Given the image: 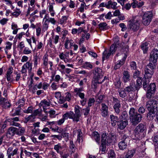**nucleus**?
<instances>
[{
	"mask_svg": "<svg viewBox=\"0 0 158 158\" xmlns=\"http://www.w3.org/2000/svg\"><path fill=\"white\" fill-rule=\"evenodd\" d=\"M94 74V76L92 81V86L93 88L96 89L98 84L102 83V82L100 81V80L103 77L104 73L102 71L101 69L98 68L95 69Z\"/></svg>",
	"mask_w": 158,
	"mask_h": 158,
	"instance_id": "nucleus-1",
	"label": "nucleus"
},
{
	"mask_svg": "<svg viewBox=\"0 0 158 158\" xmlns=\"http://www.w3.org/2000/svg\"><path fill=\"white\" fill-rule=\"evenodd\" d=\"M129 114L131 121L133 125H136L140 121L142 116L135 112L134 108H131L129 111Z\"/></svg>",
	"mask_w": 158,
	"mask_h": 158,
	"instance_id": "nucleus-2",
	"label": "nucleus"
},
{
	"mask_svg": "<svg viewBox=\"0 0 158 158\" xmlns=\"http://www.w3.org/2000/svg\"><path fill=\"white\" fill-rule=\"evenodd\" d=\"M146 132V127L143 124L140 123L136 127L134 135L136 139H139L140 137L144 136Z\"/></svg>",
	"mask_w": 158,
	"mask_h": 158,
	"instance_id": "nucleus-3",
	"label": "nucleus"
},
{
	"mask_svg": "<svg viewBox=\"0 0 158 158\" xmlns=\"http://www.w3.org/2000/svg\"><path fill=\"white\" fill-rule=\"evenodd\" d=\"M156 67V66L151 63L149 64L145 69L144 77L146 79H148L152 77L154 73V70Z\"/></svg>",
	"mask_w": 158,
	"mask_h": 158,
	"instance_id": "nucleus-4",
	"label": "nucleus"
},
{
	"mask_svg": "<svg viewBox=\"0 0 158 158\" xmlns=\"http://www.w3.org/2000/svg\"><path fill=\"white\" fill-rule=\"evenodd\" d=\"M153 16L152 12L148 11L145 12L143 16L142 23L145 25H148L150 23Z\"/></svg>",
	"mask_w": 158,
	"mask_h": 158,
	"instance_id": "nucleus-5",
	"label": "nucleus"
},
{
	"mask_svg": "<svg viewBox=\"0 0 158 158\" xmlns=\"http://www.w3.org/2000/svg\"><path fill=\"white\" fill-rule=\"evenodd\" d=\"M128 27L130 29L134 31L138 30L139 27V20L136 18L131 20L129 21Z\"/></svg>",
	"mask_w": 158,
	"mask_h": 158,
	"instance_id": "nucleus-6",
	"label": "nucleus"
},
{
	"mask_svg": "<svg viewBox=\"0 0 158 158\" xmlns=\"http://www.w3.org/2000/svg\"><path fill=\"white\" fill-rule=\"evenodd\" d=\"M121 56L122 57L121 60H118L117 63L115 64L114 66V69H117L120 68L121 66L123 65L127 57V55L126 53H119L116 55V56Z\"/></svg>",
	"mask_w": 158,
	"mask_h": 158,
	"instance_id": "nucleus-7",
	"label": "nucleus"
},
{
	"mask_svg": "<svg viewBox=\"0 0 158 158\" xmlns=\"http://www.w3.org/2000/svg\"><path fill=\"white\" fill-rule=\"evenodd\" d=\"M36 6L38 8L40 7V6L38 3H35V0H30L28 4V7L27 12V15H30L31 12L35 10Z\"/></svg>",
	"mask_w": 158,
	"mask_h": 158,
	"instance_id": "nucleus-8",
	"label": "nucleus"
},
{
	"mask_svg": "<svg viewBox=\"0 0 158 158\" xmlns=\"http://www.w3.org/2000/svg\"><path fill=\"white\" fill-rule=\"evenodd\" d=\"M158 58V50L156 49H154L150 54L149 60L150 62L153 63L152 64L156 66Z\"/></svg>",
	"mask_w": 158,
	"mask_h": 158,
	"instance_id": "nucleus-9",
	"label": "nucleus"
},
{
	"mask_svg": "<svg viewBox=\"0 0 158 158\" xmlns=\"http://www.w3.org/2000/svg\"><path fill=\"white\" fill-rule=\"evenodd\" d=\"M146 107L148 110L156 111L157 105L156 101L154 100H150L148 101Z\"/></svg>",
	"mask_w": 158,
	"mask_h": 158,
	"instance_id": "nucleus-10",
	"label": "nucleus"
},
{
	"mask_svg": "<svg viewBox=\"0 0 158 158\" xmlns=\"http://www.w3.org/2000/svg\"><path fill=\"white\" fill-rule=\"evenodd\" d=\"M156 86L154 83L151 84L148 88L146 96L148 98H151L154 94L156 89Z\"/></svg>",
	"mask_w": 158,
	"mask_h": 158,
	"instance_id": "nucleus-11",
	"label": "nucleus"
},
{
	"mask_svg": "<svg viewBox=\"0 0 158 158\" xmlns=\"http://www.w3.org/2000/svg\"><path fill=\"white\" fill-rule=\"evenodd\" d=\"M101 139L102 143L100 147V150L102 152H104L106 150L105 145L107 139L106 134V133H103L102 134Z\"/></svg>",
	"mask_w": 158,
	"mask_h": 158,
	"instance_id": "nucleus-12",
	"label": "nucleus"
},
{
	"mask_svg": "<svg viewBox=\"0 0 158 158\" xmlns=\"http://www.w3.org/2000/svg\"><path fill=\"white\" fill-rule=\"evenodd\" d=\"M60 38L58 35H55L54 33H52V36L49 39V41L51 44L53 43L56 44L58 42Z\"/></svg>",
	"mask_w": 158,
	"mask_h": 158,
	"instance_id": "nucleus-13",
	"label": "nucleus"
},
{
	"mask_svg": "<svg viewBox=\"0 0 158 158\" xmlns=\"http://www.w3.org/2000/svg\"><path fill=\"white\" fill-rule=\"evenodd\" d=\"M101 106V115L103 117H106L108 115V107L104 103H102Z\"/></svg>",
	"mask_w": 158,
	"mask_h": 158,
	"instance_id": "nucleus-14",
	"label": "nucleus"
},
{
	"mask_svg": "<svg viewBox=\"0 0 158 158\" xmlns=\"http://www.w3.org/2000/svg\"><path fill=\"white\" fill-rule=\"evenodd\" d=\"M128 121L127 120H121L117 123L118 128L120 130L123 129L127 125Z\"/></svg>",
	"mask_w": 158,
	"mask_h": 158,
	"instance_id": "nucleus-15",
	"label": "nucleus"
},
{
	"mask_svg": "<svg viewBox=\"0 0 158 158\" xmlns=\"http://www.w3.org/2000/svg\"><path fill=\"white\" fill-rule=\"evenodd\" d=\"M55 4V2L54 1H53V2L49 3V5L48 7V11L50 15L52 17L54 16L55 15V10H54L53 7V6Z\"/></svg>",
	"mask_w": 158,
	"mask_h": 158,
	"instance_id": "nucleus-16",
	"label": "nucleus"
},
{
	"mask_svg": "<svg viewBox=\"0 0 158 158\" xmlns=\"http://www.w3.org/2000/svg\"><path fill=\"white\" fill-rule=\"evenodd\" d=\"M83 90V88H76L74 89V92L81 99H83L85 98V94L82 92Z\"/></svg>",
	"mask_w": 158,
	"mask_h": 158,
	"instance_id": "nucleus-17",
	"label": "nucleus"
},
{
	"mask_svg": "<svg viewBox=\"0 0 158 158\" xmlns=\"http://www.w3.org/2000/svg\"><path fill=\"white\" fill-rule=\"evenodd\" d=\"M0 105L5 108L9 107L10 106V102L4 98H0Z\"/></svg>",
	"mask_w": 158,
	"mask_h": 158,
	"instance_id": "nucleus-18",
	"label": "nucleus"
},
{
	"mask_svg": "<svg viewBox=\"0 0 158 158\" xmlns=\"http://www.w3.org/2000/svg\"><path fill=\"white\" fill-rule=\"evenodd\" d=\"M50 105V104L49 102H48L45 100H44L41 101L39 104V106L40 107H42L44 112L47 113V112L46 111V108L49 106Z\"/></svg>",
	"mask_w": 158,
	"mask_h": 158,
	"instance_id": "nucleus-19",
	"label": "nucleus"
},
{
	"mask_svg": "<svg viewBox=\"0 0 158 158\" xmlns=\"http://www.w3.org/2000/svg\"><path fill=\"white\" fill-rule=\"evenodd\" d=\"M16 127H10V128L7 133V136L9 138L12 137L15 134H16Z\"/></svg>",
	"mask_w": 158,
	"mask_h": 158,
	"instance_id": "nucleus-20",
	"label": "nucleus"
},
{
	"mask_svg": "<svg viewBox=\"0 0 158 158\" xmlns=\"http://www.w3.org/2000/svg\"><path fill=\"white\" fill-rule=\"evenodd\" d=\"M117 3L115 2H112L111 1H109L107 2L106 8L107 9L112 8L114 10L116 9Z\"/></svg>",
	"mask_w": 158,
	"mask_h": 158,
	"instance_id": "nucleus-21",
	"label": "nucleus"
},
{
	"mask_svg": "<svg viewBox=\"0 0 158 158\" xmlns=\"http://www.w3.org/2000/svg\"><path fill=\"white\" fill-rule=\"evenodd\" d=\"M40 17V18H43L42 20H45L49 15L48 13L46 10L44 9H43L39 12Z\"/></svg>",
	"mask_w": 158,
	"mask_h": 158,
	"instance_id": "nucleus-22",
	"label": "nucleus"
},
{
	"mask_svg": "<svg viewBox=\"0 0 158 158\" xmlns=\"http://www.w3.org/2000/svg\"><path fill=\"white\" fill-rule=\"evenodd\" d=\"M106 142L107 143H110L114 141L116 136L114 133H110L108 136L106 135Z\"/></svg>",
	"mask_w": 158,
	"mask_h": 158,
	"instance_id": "nucleus-23",
	"label": "nucleus"
},
{
	"mask_svg": "<svg viewBox=\"0 0 158 158\" xmlns=\"http://www.w3.org/2000/svg\"><path fill=\"white\" fill-rule=\"evenodd\" d=\"M135 153V149L128 150L126 153L124 157L123 158H132Z\"/></svg>",
	"mask_w": 158,
	"mask_h": 158,
	"instance_id": "nucleus-24",
	"label": "nucleus"
},
{
	"mask_svg": "<svg viewBox=\"0 0 158 158\" xmlns=\"http://www.w3.org/2000/svg\"><path fill=\"white\" fill-rule=\"evenodd\" d=\"M131 78V77L128 72L125 71L123 72V79L125 82L129 81Z\"/></svg>",
	"mask_w": 158,
	"mask_h": 158,
	"instance_id": "nucleus-25",
	"label": "nucleus"
},
{
	"mask_svg": "<svg viewBox=\"0 0 158 158\" xmlns=\"http://www.w3.org/2000/svg\"><path fill=\"white\" fill-rule=\"evenodd\" d=\"M74 116V113L73 111H69L66 112L65 114H63L62 117L65 119H67L68 118L72 119L73 116Z\"/></svg>",
	"mask_w": 158,
	"mask_h": 158,
	"instance_id": "nucleus-26",
	"label": "nucleus"
},
{
	"mask_svg": "<svg viewBox=\"0 0 158 158\" xmlns=\"http://www.w3.org/2000/svg\"><path fill=\"white\" fill-rule=\"evenodd\" d=\"M119 148L121 150H124L127 148V143L125 140L120 141L118 144Z\"/></svg>",
	"mask_w": 158,
	"mask_h": 158,
	"instance_id": "nucleus-27",
	"label": "nucleus"
},
{
	"mask_svg": "<svg viewBox=\"0 0 158 158\" xmlns=\"http://www.w3.org/2000/svg\"><path fill=\"white\" fill-rule=\"evenodd\" d=\"M92 135L93 138L95 140L97 143L99 144L100 140V136L99 134L97 132L94 131L92 133Z\"/></svg>",
	"mask_w": 158,
	"mask_h": 158,
	"instance_id": "nucleus-28",
	"label": "nucleus"
},
{
	"mask_svg": "<svg viewBox=\"0 0 158 158\" xmlns=\"http://www.w3.org/2000/svg\"><path fill=\"white\" fill-rule=\"evenodd\" d=\"M5 45L6 46L4 50L5 53L7 54L8 53V51L11 49L12 44L10 42L8 41L6 42Z\"/></svg>",
	"mask_w": 158,
	"mask_h": 158,
	"instance_id": "nucleus-29",
	"label": "nucleus"
},
{
	"mask_svg": "<svg viewBox=\"0 0 158 158\" xmlns=\"http://www.w3.org/2000/svg\"><path fill=\"white\" fill-rule=\"evenodd\" d=\"M11 29L13 30L12 33L14 35L16 34L19 30V29L18 28L17 25L15 23H12L11 25Z\"/></svg>",
	"mask_w": 158,
	"mask_h": 158,
	"instance_id": "nucleus-30",
	"label": "nucleus"
},
{
	"mask_svg": "<svg viewBox=\"0 0 158 158\" xmlns=\"http://www.w3.org/2000/svg\"><path fill=\"white\" fill-rule=\"evenodd\" d=\"M26 41L30 45V47L31 49H33V47L31 44L32 41V42L33 43L35 44H36V39L35 37L34 36H32V37L30 39L27 38Z\"/></svg>",
	"mask_w": 158,
	"mask_h": 158,
	"instance_id": "nucleus-31",
	"label": "nucleus"
},
{
	"mask_svg": "<svg viewBox=\"0 0 158 158\" xmlns=\"http://www.w3.org/2000/svg\"><path fill=\"white\" fill-rule=\"evenodd\" d=\"M49 23L45 20H42V31L44 32L47 30L48 28Z\"/></svg>",
	"mask_w": 158,
	"mask_h": 158,
	"instance_id": "nucleus-32",
	"label": "nucleus"
},
{
	"mask_svg": "<svg viewBox=\"0 0 158 158\" xmlns=\"http://www.w3.org/2000/svg\"><path fill=\"white\" fill-rule=\"evenodd\" d=\"M2 2H4L6 5L10 7L11 9L13 10L15 8L13 5V2L11 0H2Z\"/></svg>",
	"mask_w": 158,
	"mask_h": 158,
	"instance_id": "nucleus-33",
	"label": "nucleus"
},
{
	"mask_svg": "<svg viewBox=\"0 0 158 158\" xmlns=\"http://www.w3.org/2000/svg\"><path fill=\"white\" fill-rule=\"evenodd\" d=\"M149 44L147 43L143 44L141 46V48L142 49L144 53H147L149 48Z\"/></svg>",
	"mask_w": 158,
	"mask_h": 158,
	"instance_id": "nucleus-34",
	"label": "nucleus"
},
{
	"mask_svg": "<svg viewBox=\"0 0 158 158\" xmlns=\"http://www.w3.org/2000/svg\"><path fill=\"white\" fill-rule=\"evenodd\" d=\"M149 111V112L147 115V118L149 120H152L153 118V117L155 116V112L156 111L150 110Z\"/></svg>",
	"mask_w": 158,
	"mask_h": 158,
	"instance_id": "nucleus-35",
	"label": "nucleus"
},
{
	"mask_svg": "<svg viewBox=\"0 0 158 158\" xmlns=\"http://www.w3.org/2000/svg\"><path fill=\"white\" fill-rule=\"evenodd\" d=\"M16 134L21 135L25 132V129L23 127L19 126L18 128H16Z\"/></svg>",
	"mask_w": 158,
	"mask_h": 158,
	"instance_id": "nucleus-36",
	"label": "nucleus"
},
{
	"mask_svg": "<svg viewBox=\"0 0 158 158\" xmlns=\"http://www.w3.org/2000/svg\"><path fill=\"white\" fill-rule=\"evenodd\" d=\"M35 118V117L34 116L31 114L29 116L26 117L25 118L24 122L25 123H27L28 122H33L34 121Z\"/></svg>",
	"mask_w": 158,
	"mask_h": 158,
	"instance_id": "nucleus-37",
	"label": "nucleus"
},
{
	"mask_svg": "<svg viewBox=\"0 0 158 158\" xmlns=\"http://www.w3.org/2000/svg\"><path fill=\"white\" fill-rule=\"evenodd\" d=\"M120 106L121 105L119 102L118 101H117L114 106V108L117 114H118L120 112L119 108L120 107Z\"/></svg>",
	"mask_w": 158,
	"mask_h": 158,
	"instance_id": "nucleus-38",
	"label": "nucleus"
},
{
	"mask_svg": "<svg viewBox=\"0 0 158 158\" xmlns=\"http://www.w3.org/2000/svg\"><path fill=\"white\" fill-rule=\"evenodd\" d=\"M111 54H112V53L110 51L109 52H108L106 50H105L103 52L102 57L103 61H104L105 59L108 58Z\"/></svg>",
	"mask_w": 158,
	"mask_h": 158,
	"instance_id": "nucleus-39",
	"label": "nucleus"
},
{
	"mask_svg": "<svg viewBox=\"0 0 158 158\" xmlns=\"http://www.w3.org/2000/svg\"><path fill=\"white\" fill-rule=\"evenodd\" d=\"M43 64L45 67H48V58L47 55L45 54L43 58Z\"/></svg>",
	"mask_w": 158,
	"mask_h": 158,
	"instance_id": "nucleus-40",
	"label": "nucleus"
},
{
	"mask_svg": "<svg viewBox=\"0 0 158 158\" xmlns=\"http://www.w3.org/2000/svg\"><path fill=\"white\" fill-rule=\"evenodd\" d=\"M25 67L28 70L29 72H31L32 69V63L29 61L23 64Z\"/></svg>",
	"mask_w": 158,
	"mask_h": 158,
	"instance_id": "nucleus-41",
	"label": "nucleus"
},
{
	"mask_svg": "<svg viewBox=\"0 0 158 158\" xmlns=\"http://www.w3.org/2000/svg\"><path fill=\"white\" fill-rule=\"evenodd\" d=\"M45 20L47 21L48 23H50L53 25L55 24L56 23V21L55 19L53 18L50 17L49 15L48 16V17L47 18V19H46Z\"/></svg>",
	"mask_w": 158,
	"mask_h": 158,
	"instance_id": "nucleus-42",
	"label": "nucleus"
},
{
	"mask_svg": "<svg viewBox=\"0 0 158 158\" xmlns=\"http://www.w3.org/2000/svg\"><path fill=\"white\" fill-rule=\"evenodd\" d=\"M117 45L116 44H113L110 47V51L112 54L114 53L116 51L117 49Z\"/></svg>",
	"mask_w": 158,
	"mask_h": 158,
	"instance_id": "nucleus-43",
	"label": "nucleus"
},
{
	"mask_svg": "<svg viewBox=\"0 0 158 158\" xmlns=\"http://www.w3.org/2000/svg\"><path fill=\"white\" fill-rule=\"evenodd\" d=\"M98 27L101 30L106 29L107 27V24L105 22L101 23L98 25Z\"/></svg>",
	"mask_w": 158,
	"mask_h": 158,
	"instance_id": "nucleus-44",
	"label": "nucleus"
},
{
	"mask_svg": "<svg viewBox=\"0 0 158 158\" xmlns=\"http://www.w3.org/2000/svg\"><path fill=\"white\" fill-rule=\"evenodd\" d=\"M134 85L135 84H132V85H131L125 88V90L126 91L128 92L133 91L135 89Z\"/></svg>",
	"mask_w": 158,
	"mask_h": 158,
	"instance_id": "nucleus-45",
	"label": "nucleus"
},
{
	"mask_svg": "<svg viewBox=\"0 0 158 158\" xmlns=\"http://www.w3.org/2000/svg\"><path fill=\"white\" fill-rule=\"evenodd\" d=\"M104 97V95H103L98 94L96 96V101L99 103L101 102L103 99Z\"/></svg>",
	"mask_w": 158,
	"mask_h": 158,
	"instance_id": "nucleus-46",
	"label": "nucleus"
},
{
	"mask_svg": "<svg viewBox=\"0 0 158 158\" xmlns=\"http://www.w3.org/2000/svg\"><path fill=\"white\" fill-rule=\"evenodd\" d=\"M86 6L85 3V2H83L81 4L80 6L78 8V10H79L81 12H83L84 11V8L86 9Z\"/></svg>",
	"mask_w": 158,
	"mask_h": 158,
	"instance_id": "nucleus-47",
	"label": "nucleus"
},
{
	"mask_svg": "<svg viewBox=\"0 0 158 158\" xmlns=\"http://www.w3.org/2000/svg\"><path fill=\"white\" fill-rule=\"evenodd\" d=\"M142 83V79L141 77H138L137 80V85L135 86L136 89H138L140 85H141Z\"/></svg>",
	"mask_w": 158,
	"mask_h": 158,
	"instance_id": "nucleus-48",
	"label": "nucleus"
},
{
	"mask_svg": "<svg viewBox=\"0 0 158 158\" xmlns=\"http://www.w3.org/2000/svg\"><path fill=\"white\" fill-rule=\"evenodd\" d=\"M78 135L77 141L80 143L81 140L82 139V132L81 130L78 129L77 131Z\"/></svg>",
	"mask_w": 158,
	"mask_h": 158,
	"instance_id": "nucleus-49",
	"label": "nucleus"
},
{
	"mask_svg": "<svg viewBox=\"0 0 158 158\" xmlns=\"http://www.w3.org/2000/svg\"><path fill=\"white\" fill-rule=\"evenodd\" d=\"M44 45L42 42H38L37 45V50L41 49L42 51V49L44 48Z\"/></svg>",
	"mask_w": 158,
	"mask_h": 158,
	"instance_id": "nucleus-50",
	"label": "nucleus"
},
{
	"mask_svg": "<svg viewBox=\"0 0 158 158\" xmlns=\"http://www.w3.org/2000/svg\"><path fill=\"white\" fill-rule=\"evenodd\" d=\"M16 10L13 12L12 15L13 16L17 17L19 16L21 13V11L19 9L16 8Z\"/></svg>",
	"mask_w": 158,
	"mask_h": 158,
	"instance_id": "nucleus-51",
	"label": "nucleus"
},
{
	"mask_svg": "<svg viewBox=\"0 0 158 158\" xmlns=\"http://www.w3.org/2000/svg\"><path fill=\"white\" fill-rule=\"evenodd\" d=\"M32 51L28 47L25 48L23 50V53L24 54L28 55L31 53Z\"/></svg>",
	"mask_w": 158,
	"mask_h": 158,
	"instance_id": "nucleus-52",
	"label": "nucleus"
},
{
	"mask_svg": "<svg viewBox=\"0 0 158 158\" xmlns=\"http://www.w3.org/2000/svg\"><path fill=\"white\" fill-rule=\"evenodd\" d=\"M61 132L60 133L61 134V135L62 136V137L64 138L65 139H68L69 136V134L63 131V130L61 129Z\"/></svg>",
	"mask_w": 158,
	"mask_h": 158,
	"instance_id": "nucleus-53",
	"label": "nucleus"
},
{
	"mask_svg": "<svg viewBox=\"0 0 158 158\" xmlns=\"http://www.w3.org/2000/svg\"><path fill=\"white\" fill-rule=\"evenodd\" d=\"M83 67L87 69H91L93 68V65L90 63L86 62L83 65Z\"/></svg>",
	"mask_w": 158,
	"mask_h": 158,
	"instance_id": "nucleus-54",
	"label": "nucleus"
},
{
	"mask_svg": "<svg viewBox=\"0 0 158 158\" xmlns=\"http://www.w3.org/2000/svg\"><path fill=\"white\" fill-rule=\"evenodd\" d=\"M95 100L94 98H90L89 99L88 101V106H91L94 105Z\"/></svg>",
	"mask_w": 158,
	"mask_h": 158,
	"instance_id": "nucleus-55",
	"label": "nucleus"
},
{
	"mask_svg": "<svg viewBox=\"0 0 158 158\" xmlns=\"http://www.w3.org/2000/svg\"><path fill=\"white\" fill-rule=\"evenodd\" d=\"M104 10L103 8H100L99 10H94L91 11L90 14L91 15L93 16L94 14H97L99 11H103Z\"/></svg>",
	"mask_w": 158,
	"mask_h": 158,
	"instance_id": "nucleus-56",
	"label": "nucleus"
},
{
	"mask_svg": "<svg viewBox=\"0 0 158 158\" xmlns=\"http://www.w3.org/2000/svg\"><path fill=\"white\" fill-rule=\"evenodd\" d=\"M110 118L112 124L113 123L115 124L116 122L118 119L117 117L113 115H110Z\"/></svg>",
	"mask_w": 158,
	"mask_h": 158,
	"instance_id": "nucleus-57",
	"label": "nucleus"
},
{
	"mask_svg": "<svg viewBox=\"0 0 158 158\" xmlns=\"http://www.w3.org/2000/svg\"><path fill=\"white\" fill-rule=\"evenodd\" d=\"M81 115L80 114H74V116H73L72 119H73V120L78 122L79 121L80 117Z\"/></svg>",
	"mask_w": 158,
	"mask_h": 158,
	"instance_id": "nucleus-58",
	"label": "nucleus"
},
{
	"mask_svg": "<svg viewBox=\"0 0 158 158\" xmlns=\"http://www.w3.org/2000/svg\"><path fill=\"white\" fill-rule=\"evenodd\" d=\"M127 116V114L126 112L123 111V112L121 114V115L120 117V118L121 119V120H127L126 119V118Z\"/></svg>",
	"mask_w": 158,
	"mask_h": 158,
	"instance_id": "nucleus-59",
	"label": "nucleus"
},
{
	"mask_svg": "<svg viewBox=\"0 0 158 158\" xmlns=\"http://www.w3.org/2000/svg\"><path fill=\"white\" fill-rule=\"evenodd\" d=\"M8 21V19L6 18H3L0 20V23L2 25H6Z\"/></svg>",
	"mask_w": 158,
	"mask_h": 158,
	"instance_id": "nucleus-60",
	"label": "nucleus"
},
{
	"mask_svg": "<svg viewBox=\"0 0 158 158\" xmlns=\"http://www.w3.org/2000/svg\"><path fill=\"white\" fill-rule=\"evenodd\" d=\"M115 155L114 152L113 150H110L108 153V158H115Z\"/></svg>",
	"mask_w": 158,
	"mask_h": 158,
	"instance_id": "nucleus-61",
	"label": "nucleus"
},
{
	"mask_svg": "<svg viewBox=\"0 0 158 158\" xmlns=\"http://www.w3.org/2000/svg\"><path fill=\"white\" fill-rule=\"evenodd\" d=\"M49 117L52 118H54L56 117V111L53 110H51L49 111Z\"/></svg>",
	"mask_w": 158,
	"mask_h": 158,
	"instance_id": "nucleus-62",
	"label": "nucleus"
},
{
	"mask_svg": "<svg viewBox=\"0 0 158 158\" xmlns=\"http://www.w3.org/2000/svg\"><path fill=\"white\" fill-rule=\"evenodd\" d=\"M54 149L56 151L57 153H59V150L62 149V147L60 143H58L57 145H55Z\"/></svg>",
	"mask_w": 158,
	"mask_h": 158,
	"instance_id": "nucleus-63",
	"label": "nucleus"
},
{
	"mask_svg": "<svg viewBox=\"0 0 158 158\" xmlns=\"http://www.w3.org/2000/svg\"><path fill=\"white\" fill-rule=\"evenodd\" d=\"M155 147L158 146V136H155L153 139Z\"/></svg>",
	"mask_w": 158,
	"mask_h": 158,
	"instance_id": "nucleus-64",
	"label": "nucleus"
}]
</instances>
